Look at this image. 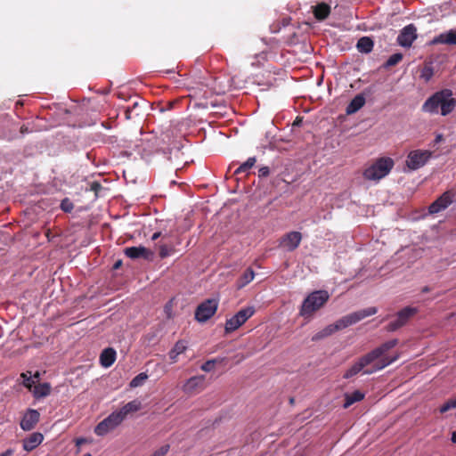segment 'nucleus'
<instances>
[{
    "label": "nucleus",
    "mask_w": 456,
    "mask_h": 456,
    "mask_svg": "<svg viewBox=\"0 0 456 456\" xmlns=\"http://www.w3.org/2000/svg\"><path fill=\"white\" fill-rule=\"evenodd\" d=\"M162 151V152L165 154V155H171L172 153H174L175 157L176 159L179 158L181 152H180V147L178 145H175L174 148H169V147H167V148H164V147H161L159 146V148L156 149L155 151L153 150H146L145 148L142 150V157H149L151 156L153 152L155 151ZM167 159L169 161L172 162V158L171 156H167Z\"/></svg>",
    "instance_id": "6ab92c4d"
},
{
    "label": "nucleus",
    "mask_w": 456,
    "mask_h": 456,
    "mask_svg": "<svg viewBox=\"0 0 456 456\" xmlns=\"http://www.w3.org/2000/svg\"><path fill=\"white\" fill-rule=\"evenodd\" d=\"M456 107V99L452 97L451 89H442L429 96L422 104L421 110L425 113L442 116L451 114Z\"/></svg>",
    "instance_id": "f03ea898"
},
{
    "label": "nucleus",
    "mask_w": 456,
    "mask_h": 456,
    "mask_svg": "<svg viewBox=\"0 0 456 456\" xmlns=\"http://www.w3.org/2000/svg\"><path fill=\"white\" fill-rule=\"evenodd\" d=\"M289 24V21L287 20V19H283L282 20V25L283 26H287Z\"/></svg>",
    "instance_id": "864d4df0"
},
{
    "label": "nucleus",
    "mask_w": 456,
    "mask_h": 456,
    "mask_svg": "<svg viewBox=\"0 0 456 456\" xmlns=\"http://www.w3.org/2000/svg\"><path fill=\"white\" fill-rule=\"evenodd\" d=\"M331 8L326 3H321L313 6V12L316 20L322 21L326 20L330 14Z\"/></svg>",
    "instance_id": "5701e85b"
},
{
    "label": "nucleus",
    "mask_w": 456,
    "mask_h": 456,
    "mask_svg": "<svg viewBox=\"0 0 456 456\" xmlns=\"http://www.w3.org/2000/svg\"><path fill=\"white\" fill-rule=\"evenodd\" d=\"M256 157H250L248 158L244 163L240 164L234 171V175H240V174H249V170L254 167L256 164Z\"/></svg>",
    "instance_id": "cd10ccee"
},
{
    "label": "nucleus",
    "mask_w": 456,
    "mask_h": 456,
    "mask_svg": "<svg viewBox=\"0 0 456 456\" xmlns=\"http://www.w3.org/2000/svg\"><path fill=\"white\" fill-rule=\"evenodd\" d=\"M187 348V343L184 340H178L174 347L169 351L168 355L172 362H175L179 354H183Z\"/></svg>",
    "instance_id": "bb28decb"
},
{
    "label": "nucleus",
    "mask_w": 456,
    "mask_h": 456,
    "mask_svg": "<svg viewBox=\"0 0 456 456\" xmlns=\"http://www.w3.org/2000/svg\"><path fill=\"white\" fill-rule=\"evenodd\" d=\"M255 277V273L252 268H247L243 274L238 280V288H243L248 285Z\"/></svg>",
    "instance_id": "c85d7f7f"
},
{
    "label": "nucleus",
    "mask_w": 456,
    "mask_h": 456,
    "mask_svg": "<svg viewBox=\"0 0 456 456\" xmlns=\"http://www.w3.org/2000/svg\"><path fill=\"white\" fill-rule=\"evenodd\" d=\"M365 104V97L362 94H356L347 104L346 113L347 115L357 112Z\"/></svg>",
    "instance_id": "4be33fe9"
},
{
    "label": "nucleus",
    "mask_w": 456,
    "mask_h": 456,
    "mask_svg": "<svg viewBox=\"0 0 456 456\" xmlns=\"http://www.w3.org/2000/svg\"><path fill=\"white\" fill-rule=\"evenodd\" d=\"M120 265H121V261H120V260H118V262H116V263L114 264L113 268H114V269H118Z\"/></svg>",
    "instance_id": "3c124183"
},
{
    "label": "nucleus",
    "mask_w": 456,
    "mask_h": 456,
    "mask_svg": "<svg viewBox=\"0 0 456 456\" xmlns=\"http://www.w3.org/2000/svg\"><path fill=\"white\" fill-rule=\"evenodd\" d=\"M171 138H172L171 133L169 131H167V132L161 134L160 140L163 142H167L168 145H170L171 144Z\"/></svg>",
    "instance_id": "ea45409f"
},
{
    "label": "nucleus",
    "mask_w": 456,
    "mask_h": 456,
    "mask_svg": "<svg viewBox=\"0 0 456 456\" xmlns=\"http://www.w3.org/2000/svg\"><path fill=\"white\" fill-rule=\"evenodd\" d=\"M83 456H92L90 453H86Z\"/></svg>",
    "instance_id": "13d9d810"
},
{
    "label": "nucleus",
    "mask_w": 456,
    "mask_h": 456,
    "mask_svg": "<svg viewBox=\"0 0 456 456\" xmlns=\"http://www.w3.org/2000/svg\"><path fill=\"white\" fill-rule=\"evenodd\" d=\"M116 351L112 347H107L100 354V363L105 368L110 367L116 361Z\"/></svg>",
    "instance_id": "412c9836"
},
{
    "label": "nucleus",
    "mask_w": 456,
    "mask_h": 456,
    "mask_svg": "<svg viewBox=\"0 0 456 456\" xmlns=\"http://www.w3.org/2000/svg\"><path fill=\"white\" fill-rule=\"evenodd\" d=\"M374 41L370 37H362L356 44V48L361 53H370L373 50Z\"/></svg>",
    "instance_id": "b1692460"
},
{
    "label": "nucleus",
    "mask_w": 456,
    "mask_h": 456,
    "mask_svg": "<svg viewBox=\"0 0 456 456\" xmlns=\"http://www.w3.org/2000/svg\"><path fill=\"white\" fill-rule=\"evenodd\" d=\"M86 442V439L84 438H79L77 440V445H80L81 444L85 443Z\"/></svg>",
    "instance_id": "603ef678"
},
{
    "label": "nucleus",
    "mask_w": 456,
    "mask_h": 456,
    "mask_svg": "<svg viewBox=\"0 0 456 456\" xmlns=\"http://www.w3.org/2000/svg\"><path fill=\"white\" fill-rule=\"evenodd\" d=\"M175 252V248L173 246H168L167 244H161L159 245V257L160 258H166L169 256L171 254Z\"/></svg>",
    "instance_id": "72a5a7b5"
},
{
    "label": "nucleus",
    "mask_w": 456,
    "mask_h": 456,
    "mask_svg": "<svg viewBox=\"0 0 456 456\" xmlns=\"http://www.w3.org/2000/svg\"><path fill=\"white\" fill-rule=\"evenodd\" d=\"M289 403H294V398H290V399H289Z\"/></svg>",
    "instance_id": "4d7b16f0"
},
{
    "label": "nucleus",
    "mask_w": 456,
    "mask_h": 456,
    "mask_svg": "<svg viewBox=\"0 0 456 456\" xmlns=\"http://www.w3.org/2000/svg\"><path fill=\"white\" fill-rule=\"evenodd\" d=\"M161 235V232H154L151 236V240H156L157 239H159Z\"/></svg>",
    "instance_id": "49530a36"
},
{
    "label": "nucleus",
    "mask_w": 456,
    "mask_h": 456,
    "mask_svg": "<svg viewBox=\"0 0 456 456\" xmlns=\"http://www.w3.org/2000/svg\"><path fill=\"white\" fill-rule=\"evenodd\" d=\"M402 59H403L402 53H394L391 56H389V58L387 60V61L384 64V67L389 68V67L395 66L398 62H400L402 61Z\"/></svg>",
    "instance_id": "f704fd0d"
},
{
    "label": "nucleus",
    "mask_w": 456,
    "mask_h": 456,
    "mask_svg": "<svg viewBox=\"0 0 456 456\" xmlns=\"http://www.w3.org/2000/svg\"><path fill=\"white\" fill-rule=\"evenodd\" d=\"M431 157L429 151H411L406 160V165L411 170H417L422 167Z\"/></svg>",
    "instance_id": "9d476101"
},
{
    "label": "nucleus",
    "mask_w": 456,
    "mask_h": 456,
    "mask_svg": "<svg viewBox=\"0 0 456 456\" xmlns=\"http://www.w3.org/2000/svg\"><path fill=\"white\" fill-rule=\"evenodd\" d=\"M146 104L144 100L136 98L130 106H128L134 113L135 117L142 115V108Z\"/></svg>",
    "instance_id": "473e14b6"
},
{
    "label": "nucleus",
    "mask_w": 456,
    "mask_h": 456,
    "mask_svg": "<svg viewBox=\"0 0 456 456\" xmlns=\"http://www.w3.org/2000/svg\"><path fill=\"white\" fill-rule=\"evenodd\" d=\"M204 381V376H194L190 378L183 386V390L186 393H191L198 387H201Z\"/></svg>",
    "instance_id": "393cba45"
},
{
    "label": "nucleus",
    "mask_w": 456,
    "mask_h": 456,
    "mask_svg": "<svg viewBox=\"0 0 456 456\" xmlns=\"http://www.w3.org/2000/svg\"><path fill=\"white\" fill-rule=\"evenodd\" d=\"M431 290V289L428 286H425L421 289L422 293H428Z\"/></svg>",
    "instance_id": "09e8293b"
},
{
    "label": "nucleus",
    "mask_w": 456,
    "mask_h": 456,
    "mask_svg": "<svg viewBox=\"0 0 456 456\" xmlns=\"http://www.w3.org/2000/svg\"><path fill=\"white\" fill-rule=\"evenodd\" d=\"M222 362V360H219V359H217V358L208 360V361L205 362L201 365V370H202L203 371L209 372V371H211V370L214 369L215 364H216V362Z\"/></svg>",
    "instance_id": "4c0bfd02"
},
{
    "label": "nucleus",
    "mask_w": 456,
    "mask_h": 456,
    "mask_svg": "<svg viewBox=\"0 0 456 456\" xmlns=\"http://www.w3.org/2000/svg\"><path fill=\"white\" fill-rule=\"evenodd\" d=\"M301 123H302V118H297L296 120L293 123V126H298L301 125Z\"/></svg>",
    "instance_id": "de8ad7c7"
},
{
    "label": "nucleus",
    "mask_w": 456,
    "mask_h": 456,
    "mask_svg": "<svg viewBox=\"0 0 456 456\" xmlns=\"http://www.w3.org/2000/svg\"><path fill=\"white\" fill-rule=\"evenodd\" d=\"M125 117L127 120L135 117L134 111L129 107H126L125 110Z\"/></svg>",
    "instance_id": "79ce46f5"
},
{
    "label": "nucleus",
    "mask_w": 456,
    "mask_h": 456,
    "mask_svg": "<svg viewBox=\"0 0 456 456\" xmlns=\"http://www.w3.org/2000/svg\"><path fill=\"white\" fill-rule=\"evenodd\" d=\"M40 419V413L38 411L34 409H28L26 413L24 414L23 418L20 420V428L24 431H30L32 430Z\"/></svg>",
    "instance_id": "4468645a"
},
{
    "label": "nucleus",
    "mask_w": 456,
    "mask_h": 456,
    "mask_svg": "<svg viewBox=\"0 0 456 456\" xmlns=\"http://www.w3.org/2000/svg\"><path fill=\"white\" fill-rule=\"evenodd\" d=\"M394 165V160L389 157L379 158L370 167L364 169L362 173L363 177L370 181H379L390 173Z\"/></svg>",
    "instance_id": "39448f33"
},
{
    "label": "nucleus",
    "mask_w": 456,
    "mask_h": 456,
    "mask_svg": "<svg viewBox=\"0 0 456 456\" xmlns=\"http://www.w3.org/2000/svg\"><path fill=\"white\" fill-rule=\"evenodd\" d=\"M417 37V28L413 24L405 26L397 37V43L403 47H410Z\"/></svg>",
    "instance_id": "f8f14e48"
},
{
    "label": "nucleus",
    "mask_w": 456,
    "mask_h": 456,
    "mask_svg": "<svg viewBox=\"0 0 456 456\" xmlns=\"http://www.w3.org/2000/svg\"><path fill=\"white\" fill-rule=\"evenodd\" d=\"M44 440V436L40 432H34L22 440L23 449L30 452L37 448Z\"/></svg>",
    "instance_id": "f3484780"
},
{
    "label": "nucleus",
    "mask_w": 456,
    "mask_h": 456,
    "mask_svg": "<svg viewBox=\"0 0 456 456\" xmlns=\"http://www.w3.org/2000/svg\"><path fill=\"white\" fill-rule=\"evenodd\" d=\"M255 314L254 306H248L238 311L232 317L226 320L225 333H231L243 325Z\"/></svg>",
    "instance_id": "423d86ee"
},
{
    "label": "nucleus",
    "mask_w": 456,
    "mask_h": 456,
    "mask_svg": "<svg viewBox=\"0 0 456 456\" xmlns=\"http://www.w3.org/2000/svg\"><path fill=\"white\" fill-rule=\"evenodd\" d=\"M122 423V417L118 412L113 411L107 418L102 420L94 428V433L99 436H103L109 432L114 430Z\"/></svg>",
    "instance_id": "1a4fd4ad"
},
{
    "label": "nucleus",
    "mask_w": 456,
    "mask_h": 456,
    "mask_svg": "<svg viewBox=\"0 0 456 456\" xmlns=\"http://www.w3.org/2000/svg\"><path fill=\"white\" fill-rule=\"evenodd\" d=\"M441 138H442V135H441V134L437 135V136H436V141L440 140Z\"/></svg>",
    "instance_id": "6e6d98bb"
},
{
    "label": "nucleus",
    "mask_w": 456,
    "mask_h": 456,
    "mask_svg": "<svg viewBox=\"0 0 456 456\" xmlns=\"http://www.w3.org/2000/svg\"><path fill=\"white\" fill-rule=\"evenodd\" d=\"M452 202V195L446 191L436 199L429 207L428 211L431 214H436L445 209Z\"/></svg>",
    "instance_id": "2eb2a0df"
},
{
    "label": "nucleus",
    "mask_w": 456,
    "mask_h": 456,
    "mask_svg": "<svg viewBox=\"0 0 456 456\" xmlns=\"http://www.w3.org/2000/svg\"><path fill=\"white\" fill-rule=\"evenodd\" d=\"M329 299L330 294L327 290H314L303 300L299 308V315L305 319L312 318L314 314L323 307Z\"/></svg>",
    "instance_id": "20e7f679"
},
{
    "label": "nucleus",
    "mask_w": 456,
    "mask_h": 456,
    "mask_svg": "<svg viewBox=\"0 0 456 456\" xmlns=\"http://www.w3.org/2000/svg\"><path fill=\"white\" fill-rule=\"evenodd\" d=\"M377 312L378 309L376 307H368L345 315L342 318L338 319L335 323L329 324L322 330L316 332L312 337L311 340L316 342L325 338H328L334 334L335 332L346 329L353 324H355L366 317L374 315L375 314H377Z\"/></svg>",
    "instance_id": "f257e3e1"
},
{
    "label": "nucleus",
    "mask_w": 456,
    "mask_h": 456,
    "mask_svg": "<svg viewBox=\"0 0 456 456\" xmlns=\"http://www.w3.org/2000/svg\"><path fill=\"white\" fill-rule=\"evenodd\" d=\"M269 174H270V169L268 167H262L258 170V176L261 178L268 176Z\"/></svg>",
    "instance_id": "a19ab883"
},
{
    "label": "nucleus",
    "mask_w": 456,
    "mask_h": 456,
    "mask_svg": "<svg viewBox=\"0 0 456 456\" xmlns=\"http://www.w3.org/2000/svg\"><path fill=\"white\" fill-rule=\"evenodd\" d=\"M50 393L51 386L48 383L39 384L34 389V396L37 398L47 396Z\"/></svg>",
    "instance_id": "c756f323"
},
{
    "label": "nucleus",
    "mask_w": 456,
    "mask_h": 456,
    "mask_svg": "<svg viewBox=\"0 0 456 456\" xmlns=\"http://www.w3.org/2000/svg\"><path fill=\"white\" fill-rule=\"evenodd\" d=\"M142 408V403L139 400H133L127 403H126L123 407L119 409V411H116L119 417H122V421L125 418L133 412H136Z\"/></svg>",
    "instance_id": "aec40b11"
},
{
    "label": "nucleus",
    "mask_w": 456,
    "mask_h": 456,
    "mask_svg": "<svg viewBox=\"0 0 456 456\" xmlns=\"http://www.w3.org/2000/svg\"><path fill=\"white\" fill-rule=\"evenodd\" d=\"M218 307V300L208 298L200 303L195 310V319L199 322H206L216 312Z\"/></svg>",
    "instance_id": "6e6552de"
},
{
    "label": "nucleus",
    "mask_w": 456,
    "mask_h": 456,
    "mask_svg": "<svg viewBox=\"0 0 456 456\" xmlns=\"http://www.w3.org/2000/svg\"><path fill=\"white\" fill-rule=\"evenodd\" d=\"M13 454V450L7 449L4 452L0 453V456H12Z\"/></svg>",
    "instance_id": "c03bdc74"
},
{
    "label": "nucleus",
    "mask_w": 456,
    "mask_h": 456,
    "mask_svg": "<svg viewBox=\"0 0 456 456\" xmlns=\"http://www.w3.org/2000/svg\"><path fill=\"white\" fill-rule=\"evenodd\" d=\"M101 188H102L101 184L99 183H97V182H94V183H91V190L92 191H97Z\"/></svg>",
    "instance_id": "37998d69"
},
{
    "label": "nucleus",
    "mask_w": 456,
    "mask_h": 456,
    "mask_svg": "<svg viewBox=\"0 0 456 456\" xmlns=\"http://www.w3.org/2000/svg\"><path fill=\"white\" fill-rule=\"evenodd\" d=\"M430 45H456V29H450L436 36Z\"/></svg>",
    "instance_id": "dca6fc26"
},
{
    "label": "nucleus",
    "mask_w": 456,
    "mask_h": 456,
    "mask_svg": "<svg viewBox=\"0 0 456 456\" xmlns=\"http://www.w3.org/2000/svg\"><path fill=\"white\" fill-rule=\"evenodd\" d=\"M397 344H398V339L394 338V339H391V340H388V341L383 343L381 346L371 350L368 354H370V356L371 357L373 362H375L376 360L380 358L385 353H387L388 350L395 347Z\"/></svg>",
    "instance_id": "a211bd4d"
},
{
    "label": "nucleus",
    "mask_w": 456,
    "mask_h": 456,
    "mask_svg": "<svg viewBox=\"0 0 456 456\" xmlns=\"http://www.w3.org/2000/svg\"><path fill=\"white\" fill-rule=\"evenodd\" d=\"M124 252L125 255L131 259L143 258L151 260L154 256V253L151 249L143 246L128 247L125 248Z\"/></svg>",
    "instance_id": "ddd939ff"
},
{
    "label": "nucleus",
    "mask_w": 456,
    "mask_h": 456,
    "mask_svg": "<svg viewBox=\"0 0 456 456\" xmlns=\"http://www.w3.org/2000/svg\"><path fill=\"white\" fill-rule=\"evenodd\" d=\"M397 359V356L388 359L387 357L382 358L380 361L375 362L371 368H366L368 365L373 363V360L369 354L360 357L343 375L344 379H350L361 371L362 374L370 375L378 370L384 369Z\"/></svg>",
    "instance_id": "7ed1b4c3"
},
{
    "label": "nucleus",
    "mask_w": 456,
    "mask_h": 456,
    "mask_svg": "<svg viewBox=\"0 0 456 456\" xmlns=\"http://www.w3.org/2000/svg\"><path fill=\"white\" fill-rule=\"evenodd\" d=\"M34 378H36V379H39V373H38V372H37V373L35 374Z\"/></svg>",
    "instance_id": "5fc2aeb1"
},
{
    "label": "nucleus",
    "mask_w": 456,
    "mask_h": 456,
    "mask_svg": "<svg viewBox=\"0 0 456 456\" xmlns=\"http://www.w3.org/2000/svg\"><path fill=\"white\" fill-rule=\"evenodd\" d=\"M60 208L63 212L70 213L74 208V204L69 198H65L61 201Z\"/></svg>",
    "instance_id": "c9c22d12"
},
{
    "label": "nucleus",
    "mask_w": 456,
    "mask_h": 456,
    "mask_svg": "<svg viewBox=\"0 0 456 456\" xmlns=\"http://www.w3.org/2000/svg\"><path fill=\"white\" fill-rule=\"evenodd\" d=\"M434 76V67L432 63L426 64L421 71H420V78H422L425 82H428L432 77Z\"/></svg>",
    "instance_id": "7c9ffc66"
},
{
    "label": "nucleus",
    "mask_w": 456,
    "mask_h": 456,
    "mask_svg": "<svg viewBox=\"0 0 456 456\" xmlns=\"http://www.w3.org/2000/svg\"><path fill=\"white\" fill-rule=\"evenodd\" d=\"M451 440L453 444H456V431H453L452 433V437H451Z\"/></svg>",
    "instance_id": "8fccbe9b"
},
{
    "label": "nucleus",
    "mask_w": 456,
    "mask_h": 456,
    "mask_svg": "<svg viewBox=\"0 0 456 456\" xmlns=\"http://www.w3.org/2000/svg\"><path fill=\"white\" fill-rule=\"evenodd\" d=\"M302 240V234L299 232L292 231L284 234L281 239L280 245L287 251L291 252L298 248Z\"/></svg>",
    "instance_id": "9b49d317"
},
{
    "label": "nucleus",
    "mask_w": 456,
    "mask_h": 456,
    "mask_svg": "<svg viewBox=\"0 0 456 456\" xmlns=\"http://www.w3.org/2000/svg\"><path fill=\"white\" fill-rule=\"evenodd\" d=\"M417 313L418 308L413 306H405L396 313L395 318L386 326V330L388 332L396 331L400 328L406 325L409 320L412 318Z\"/></svg>",
    "instance_id": "0eeeda50"
},
{
    "label": "nucleus",
    "mask_w": 456,
    "mask_h": 456,
    "mask_svg": "<svg viewBox=\"0 0 456 456\" xmlns=\"http://www.w3.org/2000/svg\"><path fill=\"white\" fill-rule=\"evenodd\" d=\"M456 408V396L446 401L441 407L440 412L444 413L451 409Z\"/></svg>",
    "instance_id": "e433bc0d"
},
{
    "label": "nucleus",
    "mask_w": 456,
    "mask_h": 456,
    "mask_svg": "<svg viewBox=\"0 0 456 456\" xmlns=\"http://www.w3.org/2000/svg\"><path fill=\"white\" fill-rule=\"evenodd\" d=\"M365 395L360 390H355L353 393L345 394V403L343 407L345 409L350 407L354 403L360 402L364 398Z\"/></svg>",
    "instance_id": "a878e982"
},
{
    "label": "nucleus",
    "mask_w": 456,
    "mask_h": 456,
    "mask_svg": "<svg viewBox=\"0 0 456 456\" xmlns=\"http://www.w3.org/2000/svg\"><path fill=\"white\" fill-rule=\"evenodd\" d=\"M21 377L24 379L23 384L26 387L30 388L32 385L35 383V380L31 376L28 377L25 373H22Z\"/></svg>",
    "instance_id": "58836bf2"
},
{
    "label": "nucleus",
    "mask_w": 456,
    "mask_h": 456,
    "mask_svg": "<svg viewBox=\"0 0 456 456\" xmlns=\"http://www.w3.org/2000/svg\"><path fill=\"white\" fill-rule=\"evenodd\" d=\"M147 379L148 375L145 372H141L130 381L129 387L132 388L141 387L144 384Z\"/></svg>",
    "instance_id": "2f4dec72"
},
{
    "label": "nucleus",
    "mask_w": 456,
    "mask_h": 456,
    "mask_svg": "<svg viewBox=\"0 0 456 456\" xmlns=\"http://www.w3.org/2000/svg\"><path fill=\"white\" fill-rule=\"evenodd\" d=\"M20 133H21L22 134H27V133H28V132H29V130H28V126H25V125H23V126H20Z\"/></svg>",
    "instance_id": "a18cd8bd"
}]
</instances>
